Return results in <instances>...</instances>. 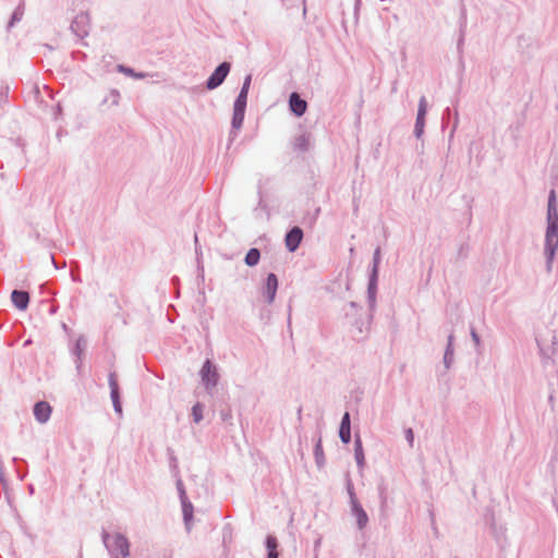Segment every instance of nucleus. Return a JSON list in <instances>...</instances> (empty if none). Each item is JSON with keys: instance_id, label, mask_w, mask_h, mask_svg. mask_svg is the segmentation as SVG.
Segmentation results:
<instances>
[{"instance_id": "obj_1", "label": "nucleus", "mask_w": 558, "mask_h": 558, "mask_svg": "<svg viewBox=\"0 0 558 558\" xmlns=\"http://www.w3.org/2000/svg\"><path fill=\"white\" fill-rule=\"evenodd\" d=\"M558 247V217L548 218V227L546 231V252L549 260L553 259L556 248Z\"/></svg>"}, {"instance_id": "obj_2", "label": "nucleus", "mask_w": 558, "mask_h": 558, "mask_svg": "<svg viewBox=\"0 0 558 558\" xmlns=\"http://www.w3.org/2000/svg\"><path fill=\"white\" fill-rule=\"evenodd\" d=\"M229 71H230V64L227 62H222L208 78L207 87L209 89H214V88L218 87L225 81Z\"/></svg>"}, {"instance_id": "obj_3", "label": "nucleus", "mask_w": 558, "mask_h": 558, "mask_svg": "<svg viewBox=\"0 0 558 558\" xmlns=\"http://www.w3.org/2000/svg\"><path fill=\"white\" fill-rule=\"evenodd\" d=\"M303 238V232L299 227L292 228L286 235V246L290 252H294Z\"/></svg>"}, {"instance_id": "obj_4", "label": "nucleus", "mask_w": 558, "mask_h": 558, "mask_svg": "<svg viewBox=\"0 0 558 558\" xmlns=\"http://www.w3.org/2000/svg\"><path fill=\"white\" fill-rule=\"evenodd\" d=\"M112 548L123 558L128 557L130 554V543L128 538L122 534H117L113 536Z\"/></svg>"}, {"instance_id": "obj_5", "label": "nucleus", "mask_w": 558, "mask_h": 558, "mask_svg": "<svg viewBox=\"0 0 558 558\" xmlns=\"http://www.w3.org/2000/svg\"><path fill=\"white\" fill-rule=\"evenodd\" d=\"M202 378L207 387H213L217 383L218 374L209 361H206L203 365Z\"/></svg>"}, {"instance_id": "obj_6", "label": "nucleus", "mask_w": 558, "mask_h": 558, "mask_svg": "<svg viewBox=\"0 0 558 558\" xmlns=\"http://www.w3.org/2000/svg\"><path fill=\"white\" fill-rule=\"evenodd\" d=\"M289 106L291 111L298 117L303 116L307 108L306 101L303 100L296 93L291 94Z\"/></svg>"}, {"instance_id": "obj_7", "label": "nucleus", "mask_w": 558, "mask_h": 558, "mask_svg": "<svg viewBox=\"0 0 558 558\" xmlns=\"http://www.w3.org/2000/svg\"><path fill=\"white\" fill-rule=\"evenodd\" d=\"M51 414V407L47 402H38L34 407V415L40 423H46Z\"/></svg>"}, {"instance_id": "obj_8", "label": "nucleus", "mask_w": 558, "mask_h": 558, "mask_svg": "<svg viewBox=\"0 0 558 558\" xmlns=\"http://www.w3.org/2000/svg\"><path fill=\"white\" fill-rule=\"evenodd\" d=\"M11 299H12V302L13 304L19 308V310H26L27 305H28V302H29V296H28V293L25 292V291H17V290H14L11 294Z\"/></svg>"}, {"instance_id": "obj_9", "label": "nucleus", "mask_w": 558, "mask_h": 558, "mask_svg": "<svg viewBox=\"0 0 558 558\" xmlns=\"http://www.w3.org/2000/svg\"><path fill=\"white\" fill-rule=\"evenodd\" d=\"M278 288V279L275 274H269L266 280V294H267V301L271 303L275 300V295Z\"/></svg>"}, {"instance_id": "obj_10", "label": "nucleus", "mask_w": 558, "mask_h": 558, "mask_svg": "<svg viewBox=\"0 0 558 558\" xmlns=\"http://www.w3.org/2000/svg\"><path fill=\"white\" fill-rule=\"evenodd\" d=\"M339 436L344 444H349L351 439V429H350V415L348 412L344 413L341 424Z\"/></svg>"}, {"instance_id": "obj_11", "label": "nucleus", "mask_w": 558, "mask_h": 558, "mask_svg": "<svg viewBox=\"0 0 558 558\" xmlns=\"http://www.w3.org/2000/svg\"><path fill=\"white\" fill-rule=\"evenodd\" d=\"M251 84V76H247L244 81V84L242 86V89L234 102V107L236 108H244L246 107V100H247V93Z\"/></svg>"}, {"instance_id": "obj_12", "label": "nucleus", "mask_w": 558, "mask_h": 558, "mask_svg": "<svg viewBox=\"0 0 558 558\" xmlns=\"http://www.w3.org/2000/svg\"><path fill=\"white\" fill-rule=\"evenodd\" d=\"M259 258V251L257 248H251L245 256V263L247 266L252 267L258 264Z\"/></svg>"}, {"instance_id": "obj_13", "label": "nucleus", "mask_w": 558, "mask_h": 558, "mask_svg": "<svg viewBox=\"0 0 558 558\" xmlns=\"http://www.w3.org/2000/svg\"><path fill=\"white\" fill-rule=\"evenodd\" d=\"M551 217H558L556 207V193L554 190L550 191L548 199V218Z\"/></svg>"}, {"instance_id": "obj_14", "label": "nucleus", "mask_w": 558, "mask_h": 558, "mask_svg": "<svg viewBox=\"0 0 558 558\" xmlns=\"http://www.w3.org/2000/svg\"><path fill=\"white\" fill-rule=\"evenodd\" d=\"M244 111H245L244 108L234 107L233 120H232L233 126H235V128L241 126L243 119H244Z\"/></svg>"}, {"instance_id": "obj_15", "label": "nucleus", "mask_w": 558, "mask_h": 558, "mask_svg": "<svg viewBox=\"0 0 558 558\" xmlns=\"http://www.w3.org/2000/svg\"><path fill=\"white\" fill-rule=\"evenodd\" d=\"M355 459H356L357 464L360 466H363V464H364V453H363L362 444H361L360 439H357L355 441Z\"/></svg>"}, {"instance_id": "obj_16", "label": "nucleus", "mask_w": 558, "mask_h": 558, "mask_svg": "<svg viewBox=\"0 0 558 558\" xmlns=\"http://www.w3.org/2000/svg\"><path fill=\"white\" fill-rule=\"evenodd\" d=\"M192 416L195 423H199L203 418V405L196 403L192 409Z\"/></svg>"}, {"instance_id": "obj_17", "label": "nucleus", "mask_w": 558, "mask_h": 558, "mask_svg": "<svg viewBox=\"0 0 558 558\" xmlns=\"http://www.w3.org/2000/svg\"><path fill=\"white\" fill-rule=\"evenodd\" d=\"M266 547L268 553H277L278 542L272 535H268L266 538Z\"/></svg>"}, {"instance_id": "obj_18", "label": "nucleus", "mask_w": 558, "mask_h": 558, "mask_svg": "<svg viewBox=\"0 0 558 558\" xmlns=\"http://www.w3.org/2000/svg\"><path fill=\"white\" fill-rule=\"evenodd\" d=\"M109 386L111 389V395H116V391H119L117 377H116V374H113V373L109 375Z\"/></svg>"}, {"instance_id": "obj_19", "label": "nucleus", "mask_w": 558, "mask_h": 558, "mask_svg": "<svg viewBox=\"0 0 558 558\" xmlns=\"http://www.w3.org/2000/svg\"><path fill=\"white\" fill-rule=\"evenodd\" d=\"M426 109H427L426 99L424 97H422L420 100L418 112H417L418 118H425Z\"/></svg>"}, {"instance_id": "obj_20", "label": "nucleus", "mask_w": 558, "mask_h": 558, "mask_svg": "<svg viewBox=\"0 0 558 558\" xmlns=\"http://www.w3.org/2000/svg\"><path fill=\"white\" fill-rule=\"evenodd\" d=\"M111 399H112L113 407H114L116 411L121 413V404H120V400H119V391H116V395H111Z\"/></svg>"}, {"instance_id": "obj_21", "label": "nucleus", "mask_w": 558, "mask_h": 558, "mask_svg": "<svg viewBox=\"0 0 558 558\" xmlns=\"http://www.w3.org/2000/svg\"><path fill=\"white\" fill-rule=\"evenodd\" d=\"M424 119L425 118H418L416 119V125H415V129H416V132L420 134L422 131H423V126H424Z\"/></svg>"}, {"instance_id": "obj_22", "label": "nucleus", "mask_w": 558, "mask_h": 558, "mask_svg": "<svg viewBox=\"0 0 558 558\" xmlns=\"http://www.w3.org/2000/svg\"><path fill=\"white\" fill-rule=\"evenodd\" d=\"M407 439L410 442V445L412 446L413 440H414V435H413V430L411 428H409L407 430Z\"/></svg>"}, {"instance_id": "obj_23", "label": "nucleus", "mask_w": 558, "mask_h": 558, "mask_svg": "<svg viewBox=\"0 0 558 558\" xmlns=\"http://www.w3.org/2000/svg\"><path fill=\"white\" fill-rule=\"evenodd\" d=\"M366 520H367V518H366L365 512L361 511V513H360V518H359V522H360V524L365 523V522H366Z\"/></svg>"}, {"instance_id": "obj_24", "label": "nucleus", "mask_w": 558, "mask_h": 558, "mask_svg": "<svg viewBox=\"0 0 558 558\" xmlns=\"http://www.w3.org/2000/svg\"><path fill=\"white\" fill-rule=\"evenodd\" d=\"M268 558H278V553H268Z\"/></svg>"}, {"instance_id": "obj_25", "label": "nucleus", "mask_w": 558, "mask_h": 558, "mask_svg": "<svg viewBox=\"0 0 558 558\" xmlns=\"http://www.w3.org/2000/svg\"><path fill=\"white\" fill-rule=\"evenodd\" d=\"M120 70L128 74H132V70H130V69H124V68L120 66Z\"/></svg>"}]
</instances>
